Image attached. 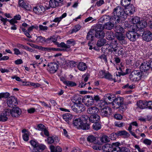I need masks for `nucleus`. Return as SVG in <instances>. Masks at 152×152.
Masks as SVG:
<instances>
[{
    "label": "nucleus",
    "instance_id": "obj_1",
    "mask_svg": "<svg viewBox=\"0 0 152 152\" xmlns=\"http://www.w3.org/2000/svg\"><path fill=\"white\" fill-rule=\"evenodd\" d=\"M125 15L124 9L120 6H118L114 9L111 21L117 23L120 22L121 18H124Z\"/></svg>",
    "mask_w": 152,
    "mask_h": 152
},
{
    "label": "nucleus",
    "instance_id": "obj_2",
    "mask_svg": "<svg viewBox=\"0 0 152 152\" xmlns=\"http://www.w3.org/2000/svg\"><path fill=\"white\" fill-rule=\"evenodd\" d=\"M30 143L33 147V148L29 147V148L32 152H42L46 148L45 145L40 144L37 141L34 140H31Z\"/></svg>",
    "mask_w": 152,
    "mask_h": 152
},
{
    "label": "nucleus",
    "instance_id": "obj_3",
    "mask_svg": "<svg viewBox=\"0 0 152 152\" xmlns=\"http://www.w3.org/2000/svg\"><path fill=\"white\" fill-rule=\"evenodd\" d=\"M5 113L7 115H11L13 117H18L21 113V109L18 107H13L12 109L5 110Z\"/></svg>",
    "mask_w": 152,
    "mask_h": 152
},
{
    "label": "nucleus",
    "instance_id": "obj_4",
    "mask_svg": "<svg viewBox=\"0 0 152 152\" xmlns=\"http://www.w3.org/2000/svg\"><path fill=\"white\" fill-rule=\"evenodd\" d=\"M56 45H57L58 47L64 48H50V51H68L70 50V47L69 45H66V44H65L64 42H62L60 43H56Z\"/></svg>",
    "mask_w": 152,
    "mask_h": 152
},
{
    "label": "nucleus",
    "instance_id": "obj_5",
    "mask_svg": "<svg viewBox=\"0 0 152 152\" xmlns=\"http://www.w3.org/2000/svg\"><path fill=\"white\" fill-rule=\"evenodd\" d=\"M126 36L130 41H135L139 36V35L134 31H130L126 34Z\"/></svg>",
    "mask_w": 152,
    "mask_h": 152
},
{
    "label": "nucleus",
    "instance_id": "obj_6",
    "mask_svg": "<svg viewBox=\"0 0 152 152\" xmlns=\"http://www.w3.org/2000/svg\"><path fill=\"white\" fill-rule=\"evenodd\" d=\"M71 108L74 111L78 113L83 112L85 110V107L84 105L81 104L80 103L75 104Z\"/></svg>",
    "mask_w": 152,
    "mask_h": 152
},
{
    "label": "nucleus",
    "instance_id": "obj_7",
    "mask_svg": "<svg viewBox=\"0 0 152 152\" xmlns=\"http://www.w3.org/2000/svg\"><path fill=\"white\" fill-rule=\"evenodd\" d=\"M58 65L55 63H50L48 65L47 70L50 73H54L57 71Z\"/></svg>",
    "mask_w": 152,
    "mask_h": 152
},
{
    "label": "nucleus",
    "instance_id": "obj_8",
    "mask_svg": "<svg viewBox=\"0 0 152 152\" xmlns=\"http://www.w3.org/2000/svg\"><path fill=\"white\" fill-rule=\"evenodd\" d=\"M141 73L139 71L134 70L132 71L129 75V78L130 80L135 81L138 80L139 77H141Z\"/></svg>",
    "mask_w": 152,
    "mask_h": 152
},
{
    "label": "nucleus",
    "instance_id": "obj_9",
    "mask_svg": "<svg viewBox=\"0 0 152 152\" xmlns=\"http://www.w3.org/2000/svg\"><path fill=\"white\" fill-rule=\"evenodd\" d=\"M7 103L8 106L11 107L16 106L18 104L17 99L13 96H11L8 98Z\"/></svg>",
    "mask_w": 152,
    "mask_h": 152
},
{
    "label": "nucleus",
    "instance_id": "obj_10",
    "mask_svg": "<svg viewBox=\"0 0 152 152\" xmlns=\"http://www.w3.org/2000/svg\"><path fill=\"white\" fill-rule=\"evenodd\" d=\"M112 112L111 109L107 107L101 110L100 114L102 117H107L111 115Z\"/></svg>",
    "mask_w": 152,
    "mask_h": 152
},
{
    "label": "nucleus",
    "instance_id": "obj_11",
    "mask_svg": "<svg viewBox=\"0 0 152 152\" xmlns=\"http://www.w3.org/2000/svg\"><path fill=\"white\" fill-rule=\"evenodd\" d=\"M63 0H50L49 1V6L46 8L47 10L50 8H55L58 6L59 4Z\"/></svg>",
    "mask_w": 152,
    "mask_h": 152
},
{
    "label": "nucleus",
    "instance_id": "obj_12",
    "mask_svg": "<svg viewBox=\"0 0 152 152\" xmlns=\"http://www.w3.org/2000/svg\"><path fill=\"white\" fill-rule=\"evenodd\" d=\"M125 10V14L126 15H131L135 11V8L132 4L129 5L124 7Z\"/></svg>",
    "mask_w": 152,
    "mask_h": 152
},
{
    "label": "nucleus",
    "instance_id": "obj_13",
    "mask_svg": "<svg viewBox=\"0 0 152 152\" xmlns=\"http://www.w3.org/2000/svg\"><path fill=\"white\" fill-rule=\"evenodd\" d=\"M123 99L121 98V97H119L115 98L112 102L111 104L112 106H113V107L114 108H119V105L121 104V102L122 101Z\"/></svg>",
    "mask_w": 152,
    "mask_h": 152
},
{
    "label": "nucleus",
    "instance_id": "obj_14",
    "mask_svg": "<svg viewBox=\"0 0 152 152\" xmlns=\"http://www.w3.org/2000/svg\"><path fill=\"white\" fill-rule=\"evenodd\" d=\"M82 102L86 105L88 106L93 104L94 100L91 97H90L89 96H84L83 98Z\"/></svg>",
    "mask_w": 152,
    "mask_h": 152
},
{
    "label": "nucleus",
    "instance_id": "obj_15",
    "mask_svg": "<svg viewBox=\"0 0 152 152\" xmlns=\"http://www.w3.org/2000/svg\"><path fill=\"white\" fill-rule=\"evenodd\" d=\"M33 12L38 15H41L45 11V7L42 6L40 5L39 7H35L33 8Z\"/></svg>",
    "mask_w": 152,
    "mask_h": 152
},
{
    "label": "nucleus",
    "instance_id": "obj_16",
    "mask_svg": "<svg viewBox=\"0 0 152 152\" xmlns=\"http://www.w3.org/2000/svg\"><path fill=\"white\" fill-rule=\"evenodd\" d=\"M99 141L97 140L96 144L99 145H102L104 143H106L109 142V139L108 136L105 135H104L99 138Z\"/></svg>",
    "mask_w": 152,
    "mask_h": 152
},
{
    "label": "nucleus",
    "instance_id": "obj_17",
    "mask_svg": "<svg viewBox=\"0 0 152 152\" xmlns=\"http://www.w3.org/2000/svg\"><path fill=\"white\" fill-rule=\"evenodd\" d=\"M115 143H113L112 144H105L102 146V149L105 152H111Z\"/></svg>",
    "mask_w": 152,
    "mask_h": 152
},
{
    "label": "nucleus",
    "instance_id": "obj_18",
    "mask_svg": "<svg viewBox=\"0 0 152 152\" xmlns=\"http://www.w3.org/2000/svg\"><path fill=\"white\" fill-rule=\"evenodd\" d=\"M142 36L143 39L146 41H150L152 39V34L149 31H145Z\"/></svg>",
    "mask_w": 152,
    "mask_h": 152
},
{
    "label": "nucleus",
    "instance_id": "obj_19",
    "mask_svg": "<svg viewBox=\"0 0 152 152\" xmlns=\"http://www.w3.org/2000/svg\"><path fill=\"white\" fill-rule=\"evenodd\" d=\"M150 63L147 61L142 63L140 67V70L142 72L148 70L150 69Z\"/></svg>",
    "mask_w": 152,
    "mask_h": 152
},
{
    "label": "nucleus",
    "instance_id": "obj_20",
    "mask_svg": "<svg viewBox=\"0 0 152 152\" xmlns=\"http://www.w3.org/2000/svg\"><path fill=\"white\" fill-rule=\"evenodd\" d=\"M99 109L95 106H92L89 107L87 109L88 113L91 115L96 114L99 111Z\"/></svg>",
    "mask_w": 152,
    "mask_h": 152
},
{
    "label": "nucleus",
    "instance_id": "obj_21",
    "mask_svg": "<svg viewBox=\"0 0 152 152\" xmlns=\"http://www.w3.org/2000/svg\"><path fill=\"white\" fill-rule=\"evenodd\" d=\"M63 64L70 67H74L76 65V63L73 61H70L65 59L63 60Z\"/></svg>",
    "mask_w": 152,
    "mask_h": 152
},
{
    "label": "nucleus",
    "instance_id": "obj_22",
    "mask_svg": "<svg viewBox=\"0 0 152 152\" xmlns=\"http://www.w3.org/2000/svg\"><path fill=\"white\" fill-rule=\"evenodd\" d=\"M36 129L43 132L44 133H49L48 128L42 124H38Z\"/></svg>",
    "mask_w": 152,
    "mask_h": 152
},
{
    "label": "nucleus",
    "instance_id": "obj_23",
    "mask_svg": "<svg viewBox=\"0 0 152 152\" xmlns=\"http://www.w3.org/2000/svg\"><path fill=\"white\" fill-rule=\"evenodd\" d=\"M89 121L92 123L99 122L100 121V117L97 115L95 114L91 115L89 118Z\"/></svg>",
    "mask_w": 152,
    "mask_h": 152
},
{
    "label": "nucleus",
    "instance_id": "obj_24",
    "mask_svg": "<svg viewBox=\"0 0 152 152\" xmlns=\"http://www.w3.org/2000/svg\"><path fill=\"white\" fill-rule=\"evenodd\" d=\"M147 25V22L145 20L140 21L139 23H138V26L137 30H142Z\"/></svg>",
    "mask_w": 152,
    "mask_h": 152
},
{
    "label": "nucleus",
    "instance_id": "obj_25",
    "mask_svg": "<svg viewBox=\"0 0 152 152\" xmlns=\"http://www.w3.org/2000/svg\"><path fill=\"white\" fill-rule=\"evenodd\" d=\"M131 22L133 24L134 26H135L134 29L137 30L138 26V23H139L140 20L139 17L136 16L132 18Z\"/></svg>",
    "mask_w": 152,
    "mask_h": 152
},
{
    "label": "nucleus",
    "instance_id": "obj_26",
    "mask_svg": "<svg viewBox=\"0 0 152 152\" xmlns=\"http://www.w3.org/2000/svg\"><path fill=\"white\" fill-rule=\"evenodd\" d=\"M137 107L140 109L146 108V101L140 100L137 102Z\"/></svg>",
    "mask_w": 152,
    "mask_h": 152
},
{
    "label": "nucleus",
    "instance_id": "obj_27",
    "mask_svg": "<svg viewBox=\"0 0 152 152\" xmlns=\"http://www.w3.org/2000/svg\"><path fill=\"white\" fill-rule=\"evenodd\" d=\"M115 36L117 39L119 41L120 43L122 44L121 42L123 43L125 37L124 35L122 33H115Z\"/></svg>",
    "mask_w": 152,
    "mask_h": 152
},
{
    "label": "nucleus",
    "instance_id": "obj_28",
    "mask_svg": "<svg viewBox=\"0 0 152 152\" xmlns=\"http://www.w3.org/2000/svg\"><path fill=\"white\" fill-rule=\"evenodd\" d=\"M37 38L35 40L36 42L37 43H41L42 44L46 43V38L41 36H36Z\"/></svg>",
    "mask_w": 152,
    "mask_h": 152
},
{
    "label": "nucleus",
    "instance_id": "obj_29",
    "mask_svg": "<svg viewBox=\"0 0 152 152\" xmlns=\"http://www.w3.org/2000/svg\"><path fill=\"white\" fill-rule=\"evenodd\" d=\"M110 96V94H105L104 96V101L107 104L111 103L114 99H113L111 98Z\"/></svg>",
    "mask_w": 152,
    "mask_h": 152
},
{
    "label": "nucleus",
    "instance_id": "obj_30",
    "mask_svg": "<svg viewBox=\"0 0 152 152\" xmlns=\"http://www.w3.org/2000/svg\"><path fill=\"white\" fill-rule=\"evenodd\" d=\"M57 39L54 36H50V37L46 38V44H50L53 42L56 45V43H58L56 42Z\"/></svg>",
    "mask_w": 152,
    "mask_h": 152
},
{
    "label": "nucleus",
    "instance_id": "obj_31",
    "mask_svg": "<svg viewBox=\"0 0 152 152\" xmlns=\"http://www.w3.org/2000/svg\"><path fill=\"white\" fill-rule=\"evenodd\" d=\"M120 145L119 142H115L111 152H121V149L119 147Z\"/></svg>",
    "mask_w": 152,
    "mask_h": 152
},
{
    "label": "nucleus",
    "instance_id": "obj_32",
    "mask_svg": "<svg viewBox=\"0 0 152 152\" xmlns=\"http://www.w3.org/2000/svg\"><path fill=\"white\" fill-rule=\"evenodd\" d=\"M50 149L51 152H61L62 148L59 146H57L55 147L53 145L50 147Z\"/></svg>",
    "mask_w": 152,
    "mask_h": 152
},
{
    "label": "nucleus",
    "instance_id": "obj_33",
    "mask_svg": "<svg viewBox=\"0 0 152 152\" xmlns=\"http://www.w3.org/2000/svg\"><path fill=\"white\" fill-rule=\"evenodd\" d=\"M83 121L80 118H76L73 121V125L77 128H80V126L82 124Z\"/></svg>",
    "mask_w": 152,
    "mask_h": 152
},
{
    "label": "nucleus",
    "instance_id": "obj_34",
    "mask_svg": "<svg viewBox=\"0 0 152 152\" xmlns=\"http://www.w3.org/2000/svg\"><path fill=\"white\" fill-rule=\"evenodd\" d=\"M77 68L80 70L83 71L86 70L87 66L85 63L80 62L77 65Z\"/></svg>",
    "mask_w": 152,
    "mask_h": 152
},
{
    "label": "nucleus",
    "instance_id": "obj_35",
    "mask_svg": "<svg viewBox=\"0 0 152 152\" xmlns=\"http://www.w3.org/2000/svg\"><path fill=\"white\" fill-rule=\"evenodd\" d=\"M72 117V115L70 113L65 114L63 116V119L68 123L71 120Z\"/></svg>",
    "mask_w": 152,
    "mask_h": 152
},
{
    "label": "nucleus",
    "instance_id": "obj_36",
    "mask_svg": "<svg viewBox=\"0 0 152 152\" xmlns=\"http://www.w3.org/2000/svg\"><path fill=\"white\" fill-rule=\"evenodd\" d=\"M8 116H9V115L6 114L5 110L3 113L0 114V121L5 122L7 121L8 119V117H7Z\"/></svg>",
    "mask_w": 152,
    "mask_h": 152
},
{
    "label": "nucleus",
    "instance_id": "obj_37",
    "mask_svg": "<svg viewBox=\"0 0 152 152\" xmlns=\"http://www.w3.org/2000/svg\"><path fill=\"white\" fill-rule=\"evenodd\" d=\"M41 134L44 137H48L47 140L49 143L51 144L54 141L53 136L51 137H48L50 135L49 134Z\"/></svg>",
    "mask_w": 152,
    "mask_h": 152
},
{
    "label": "nucleus",
    "instance_id": "obj_38",
    "mask_svg": "<svg viewBox=\"0 0 152 152\" xmlns=\"http://www.w3.org/2000/svg\"><path fill=\"white\" fill-rule=\"evenodd\" d=\"M114 26V23L110 22H108L104 25L103 28L104 29L110 30Z\"/></svg>",
    "mask_w": 152,
    "mask_h": 152
},
{
    "label": "nucleus",
    "instance_id": "obj_39",
    "mask_svg": "<svg viewBox=\"0 0 152 152\" xmlns=\"http://www.w3.org/2000/svg\"><path fill=\"white\" fill-rule=\"evenodd\" d=\"M111 18L108 15H104L100 18L99 20L100 22L103 23L108 21L110 19L111 20Z\"/></svg>",
    "mask_w": 152,
    "mask_h": 152
},
{
    "label": "nucleus",
    "instance_id": "obj_40",
    "mask_svg": "<svg viewBox=\"0 0 152 152\" xmlns=\"http://www.w3.org/2000/svg\"><path fill=\"white\" fill-rule=\"evenodd\" d=\"M67 15L66 13H63L62 15L59 17H56L53 20V22L55 23H59L61 20L64 18Z\"/></svg>",
    "mask_w": 152,
    "mask_h": 152
},
{
    "label": "nucleus",
    "instance_id": "obj_41",
    "mask_svg": "<svg viewBox=\"0 0 152 152\" xmlns=\"http://www.w3.org/2000/svg\"><path fill=\"white\" fill-rule=\"evenodd\" d=\"M106 40L102 38L99 39L96 45L98 47H100L106 44Z\"/></svg>",
    "mask_w": 152,
    "mask_h": 152
},
{
    "label": "nucleus",
    "instance_id": "obj_42",
    "mask_svg": "<svg viewBox=\"0 0 152 152\" xmlns=\"http://www.w3.org/2000/svg\"><path fill=\"white\" fill-rule=\"evenodd\" d=\"M119 106V108L120 112H123L127 109V105L126 104H124L123 99L121 102V104Z\"/></svg>",
    "mask_w": 152,
    "mask_h": 152
},
{
    "label": "nucleus",
    "instance_id": "obj_43",
    "mask_svg": "<svg viewBox=\"0 0 152 152\" xmlns=\"http://www.w3.org/2000/svg\"><path fill=\"white\" fill-rule=\"evenodd\" d=\"M87 140L90 142H93L96 144L97 140H96V137L93 135L89 136L87 138Z\"/></svg>",
    "mask_w": 152,
    "mask_h": 152
},
{
    "label": "nucleus",
    "instance_id": "obj_44",
    "mask_svg": "<svg viewBox=\"0 0 152 152\" xmlns=\"http://www.w3.org/2000/svg\"><path fill=\"white\" fill-rule=\"evenodd\" d=\"M103 28H103V26L102 25L98 24L95 26L94 30L96 32H97V31H103Z\"/></svg>",
    "mask_w": 152,
    "mask_h": 152
},
{
    "label": "nucleus",
    "instance_id": "obj_45",
    "mask_svg": "<svg viewBox=\"0 0 152 152\" xmlns=\"http://www.w3.org/2000/svg\"><path fill=\"white\" fill-rule=\"evenodd\" d=\"M63 82L68 86L73 87L76 86V83L72 81L65 80Z\"/></svg>",
    "mask_w": 152,
    "mask_h": 152
},
{
    "label": "nucleus",
    "instance_id": "obj_46",
    "mask_svg": "<svg viewBox=\"0 0 152 152\" xmlns=\"http://www.w3.org/2000/svg\"><path fill=\"white\" fill-rule=\"evenodd\" d=\"M105 34L103 31L96 32L95 36L98 38H103L104 37Z\"/></svg>",
    "mask_w": 152,
    "mask_h": 152
},
{
    "label": "nucleus",
    "instance_id": "obj_47",
    "mask_svg": "<svg viewBox=\"0 0 152 152\" xmlns=\"http://www.w3.org/2000/svg\"><path fill=\"white\" fill-rule=\"evenodd\" d=\"M115 31H116V33H123L124 31V28L120 26H116L115 28Z\"/></svg>",
    "mask_w": 152,
    "mask_h": 152
},
{
    "label": "nucleus",
    "instance_id": "obj_48",
    "mask_svg": "<svg viewBox=\"0 0 152 152\" xmlns=\"http://www.w3.org/2000/svg\"><path fill=\"white\" fill-rule=\"evenodd\" d=\"M132 126L137 127L138 126V124L136 121L132 122L130 124L129 127L128 128V130L129 131L130 133H134V132H132Z\"/></svg>",
    "mask_w": 152,
    "mask_h": 152
},
{
    "label": "nucleus",
    "instance_id": "obj_49",
    "mask_svg": "<svg viewBox=\"0 0 152 152\" xmlns=\"http://www.w3.org/2000/svg\"><path fill=\"white\" fill-rule=\"evenodd\" d=\"M131 0H121V5L124 7H126L130 5Z\"/></svg>",
    "mask_w": 152,
    "mask_h": 152
},
{
    "label": "nucleus",
    "instance_id": "obj_50",
    "mask_svg": "<svg viewBox=\"0 0 152 152\" xmlns=\"http://www.w3.org/2000/svg\"><path fill=\"white\" fill-rule=\"evenodd\" d=\"M101 127V125L99 122L95 123L93 125V129L96 131L100 129Z\"/></svg>",
    "mask_w": 152,
    "mask_h": 152
},
{
    "label": "nucleus",
    "instance_id": "obj_51",
    "mask_svg": "<svg viewBox=\"0 0 152 152\" xmlns=\"http://www.w3.org/2000/svg\"><path fill=\"white\" fill-rule=\"evenodd\" d=\"M90 128L89 124H82L80 128L83 130H87L89 129Z\"/></svg>",
    "mask_w": 152,
    "mask_h": 152
},
{
    "label": "nucleus",
    "instance_id": "obj_52",
    "mask_svg": "<svg viewBox=\"0 0 152 152\" xmlns=\"http://www.w3.org/2000/svg\"><path fill=\"white\" fill-rule=\"evenodd\" d=\"M66 45H69L70 48L71 47L70 45L74 46L76 44V41L74 39H71L67 40L66 42Z\"/></svg>",
    "mask_w": 152,
    "mask_h": 152
},
{
    "label": "nucleus",
    "instance_id": "obj_53",
    "mask_svg": "<svg viewBox=\"0 0 152 152\" xmlns=\"http://www.w3.org/2000/svg\"><path fill=\"white\" fill-rule=\"evenodd\" d=\"M115 134L116 136H120V137L124 138H128L130 136L129 134Z\"/></svg>",
    "mask_w": 152,
    "mask_h": 152
},
{
    "label": "nucleus",
    "instance_id": "obj_54",
    "mask_svg": "<svg viewBox=\"0 0 152 152\" xmlns=\"http://www.w3.org/2000/svg\"><path fill=\"white\" fill-rule=\"evenodd\" d=\"M10 94L8 92L0 93V99L2 98H7L9 96Z\"/></svg>",
    "mask_w": 152,
    "mask_h": 152
},
{
    "label": "nucleus",
    "instance_id": "obj_55",
    "mask_svg": "<svg viewBox=\"0 0 152 152\" xmlns=\"http://www.w3.org/2000/svg\"><path fill=\"white\" fill-rule=\"evenodd\" d=\"M94 36L92 35V32L91 31H90L87 34L86 39H87L91 40L92 41L93 40Z\"/></svg>",
    "mask_w": 152,
    "mask_h": 152
},
{
    "label": "nucleus",
    "instance_id": "obj_56",
    "mask_svg": "<svg viewBox=\"0 0 152 152\" xmlns=\"http://www.w3.org/2000/svg\"><path fill=\"white\" fill-rule=\"evenodd\" d=\"M22 7L28 11L31 10L32 9L31 6L27 2L25 3V4H24L23 7Z\"/></svg>",
    "mask_w": 152,
    "mask_h": 152
},
{
    "label": "nucleus",
    "instance_id": "obj_57",
    "mask_svg": "<svg viewBox=\"0 0 152 152\" xmlns=\"http://www.w3.org/2000/svg\"><path fill=\"white\" fill-rule=\"evenodd\" d=\"M16 47L19 48H22L26 50H29L30 49L28 47L19 43L17 44Z\"/></svg>",
    "mask_w": 152,
    "mask_h": 152
},
{
    "label": "nucleus",
    "instance_id": "obj_58",
    "mask_svg": "<svg viewBox=\"0 0 152 152\" xmlns=\"http://www.w3.org/2000/svg\"><path fill=\"white\" fill-rule=\"evenodd\" d=\"M28 83L27 85L34 86L35 88L39 87L40 86V85L37 83H34L31 82H28Z\"/></svg>",
    "mask_w": 152,
    "mask_h": 152
},
{
    "label": "nucleus",
    "instance_id": "obj_59",
    "mask_svg": "<svg viewBox=\"0 0 152 152\" xmlns=\"http://www.w3.org/2000/svg\"><path fill=\"white\" fill-rule=\"evenodd\" d=\"M79 99L76 96H74L73 97L72 100L73 102L75 103V104H78L81 102L79 100Z\"/></svg>",
    "mask_w": 152,
    "mask_h": 152
},
{
    "label": "nucleus",
    "instance_id": "obj_60",
    "mask_svg": "<svg viewBox=\"0 0 152 152\" xmlns=\"http://www.w3.org/2000/svg\"><path fill=\"white\" fill-rule=\"evenodd\" d=\"M146 108L152 110V101H146Z\"/></svg>",
    "mask_w": 152,
    "mask_h": 152
},
{
    "label": "nucleus",
    "instance_id": "obj_61",
    "mask_svg": "<svg viewBox=\"0 0 152 152\" xmlns=\"http://www.w3.org/2000/svg\"><path fill=\"white\" fill-rule=\"evenodd\" d=\"M38 28V26L36 25L31 26L29 27L28 29V32H30L33 30L34 29H37Z\"/></svg>",
    "mask_w": 152,
    "mask_h": 152
},
{
    "label": "nucleus",
    "instance_id": "obj_62",
    "mask_svg": "<svg viewBox=\"0 0 152 152\" xmlns=\"http://www.w3.org/2000/svg\"><path fill=\"white\" fill-rule=\"evenodd\" d=\"M106 73L105 71L102 70H100L99 71L98 76L100 78H104Z\"/></svg>",
    "mask_w": 152,
    "mask_h": 152
},
{
    "label": "nucleus",
    "instance_id": "obj_63",
    "mask_svg": "<svg viewBox=\"0 0 152 152\" xmlns=\"http://www.w3.org/2000/svg\"><path fill=\"white\" fill-rule=\"evenodd\" d=\"M39 30L46 31L48 30V27L46 26L40 25L39 26Z\"/></svg>",
    "mask_w": 152,
    "mask_h": 152
},
{
    "label": "nucleus",
    "instance_id": "obj_64",
    "mask_svg": "<svg viewBox=\"0 0 152 152\" xmlns=\"http://www.w3.org/2000/svg\"><path fill=\"white\" fill-rule=\"evenodd\" d=\"M89 118L87 115H81L80 118L81 119L82 121H86L88 119L89 120Z\"/></svg>",
    "mask_w": 152,
    "mask_h": 152
}]
</instances>
